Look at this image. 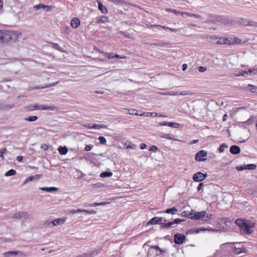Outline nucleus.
<instances>
[{
    "mask_svg": "<svg viewBox=\"0 0 257 257\" xmlns=\"http://www.w3.org/2000/svg\"><path fill=\"white\" fill-rule=\"evenodd\" d=\"M21 34L18 31L0 30V45H7L9 42L17 41Z\"/></svg>",
    "mask_w": 257,
    "mask_h": 257,
    "instance_id": "nucleus-1",
    "label": "nucleus"
},
{
    "mask_svg": "<svg viewBox=\"0 0 257 257\" xmlns=\"http://www.w3.org/2000/svg\"><path fill=\"white\" fill-rule=\"evenodd\" d=\"M235 223L243 234H249L252 233L254 223L251 221L245 219L238 218Z\"/></svg>",
    "mask_w": 257,
    "mask_h": 257,
    "instance_id": "nucleus-2",
    "label": "nucleus"
},
{
    "mask_svg": "<svg viewBox=\"0 0 257 257\" xmlns=\"http://www.w3.org/2000/svg\"><path fill=\"white\" fill-rule=\"evenodd\" d=\"M223 245L229 246L232 249L233 252L236 254L246 253L247 251V248L244 247L240 243H237V245H234L232 243H224Z\"/></svg>",
    "mask_w": 257,
    "mask_h": 257,
    "instance_id": "nucleus-3",
    "label": "nucleus"
},
{
    "mask_svg": "<svg viewBox=\"0 0 257 257\" xmlns=\"http://www.w3.org/2000/svg\"><path fill=\"white\" fill-rule=\"evenodd\" d=\"M206 212L202 211L201 212H195L194 214L191 213L187 214V217L190 218L192 220H199L200 219L205 217Z\"/></svg>",
    "mask_w": 257,
    "mask_h": 257,
    "instance_id": "nucleus-4",
    "label": "nucleus"
},
{
    "mask_svg": "<svg viewBox=\"0 0 257 257\" xmlns=\"http://www.w3.org/2000/svg\"><path fill=\"white\" fill-rule=\"evenodd\" d=\"M66 219L63 218H57L53 221H47L45 223V225L49 227H53L60 224H63L65 223Z\"/></svg>",
    "mask_w": 257,
    "mask_h": 257,
    "instance_id": "nucleus-5",
    "label": "nucleus"
},
{
    "mask_svg": "<svg viewBox=\"0 0 257 257\" xmlns=\"http://www.w3.org/2000/svg\"><path fill=\"white\" fill-rule=\"evenodd\" d=\"M207 176V174H203L198 172L193 175V179L195 182H201L205 179Z\"/></svg>",
    "mask_w": 257,
    "mask_h": 257,
    "instance_id": "nucleus-6",
    "label": "nucleus"
},
{
    "mask_svg": "<svg viewBox=\"0 0 257 257\" xmlns=\"http://www.w3.org/2000/svg\"><path fill=\"white\" fill-rule=\"evenodd\" d=\"M207 155V152L205 150H201L197 152L195 155V160L197 161H204L206 159L205 158H202L206 157Z\"/></svg>",
    "mask_w": 257,
    "mask_h": 257,
    "instance_id": "nucleus-7",
    "label": "nucleus"
},
{
    "mask_svg": "<svg viewBox=\"0 0 257 257\" xmlns=\"http://www.w3.org/2000/svg\"><path fill=\"white\" fill-rule=\"evenodd\" d=\"M185 239L186 236L183 234L176 233L174 235V242L177 244L183 243Z\"/></svg>",
    "mask_w": 257,
    "mask_h": 257,
    "instance_id": "nucleus-8",
    "label": "nucleus"
},
{
    "mask_svg": "<svg viewBox=\"0 0 257 257\" xmlns=\"http://www.w3.org/2000/svg\"><path fill=\"white\" fill-rule=\"evenodd\" d=\"M4 257H10L11 256H16V255H19V256H22L23 255L24 253L22 251H8L7 252H3L2 253Z\"/></svg>",
    "mask_w": 257,
    "mask_h": 257,
    "instance_id": "nucleus-9",
    "label": "nucleus"
},
{
    "mask_svg": "<svg viewBox=\"0 0 257 257\" xmlns=\"http://www.w3.org/2000/svg\"><path fill=\"white\" fill-rule=\"evenodd\" d=\"M34 9L35 10H39L40 9H43L46 11V12L50 11L52 9V7L50 6H46L42 4L35 5L34 7Z\"/></svg>",
    "mask_w": 257,
    "mask_h": 257,
    "instance_id": "nucleus-10",
    "label": "nucleus"
},
{
    "mask_svg": "<svg viewBox=\"0 0 257 257\" xmlns=\"http://www.w3.org/2000/svg\"><path fill=\"white\" fill-rule=\"evenodd\" d=\"M23 218H28V213L26 212H17L14 214L13 218L17 219H21Z\"/></svg>",
    "mask_w": 257,
    "mask_h": 257,
    "instance_id": "nucleus-11",
    "label": "nucleus"
},
{
    "mask_svg": "<svg viewBox=\"0 0 257 257\" xmlns=\"http://www.w3.org/2000/svg\"><path fill=\"white\" fill-rule=\"evenodd\" d=\"M161 222V219L159 217H154L151 219H150L148 222L147 223V225L148 226L151 225H154V224H160Z\"/></svg>",
    "mask_w": 257,
    "mask_h": 257,
    "instance_id": "nucleus-12",
    "label": "nucleus"
},
{
    "mask_svg": "<svg viewBox=\"0 0 257 257\" xmlns=\"http://www.w3.org/2000/svg\"><path fill=\"white\" fill-rule=\"evenodd\" d=\"M41 176V175L36 174L33 176H29L25 180L23 184H26L28 182L33 181L34 180H39Z\"/></svg>",
    "mask_w": 257,
    "mask_h": 257,
    "instance_id": "nucleus-13",
    "label": "nucleus"
},
{
    "mask_svg": "<svg viewBox=\"0 0 257 257\" xmlns=\"http://www.w3.org/2000/svg\"><path fill=\"white\" fill-rule=\"evenodd\" d=\"M230 152L233 155H237L240 153V149L236 145H233L230 148Z\"/></svg>",
    "mask_w": 257,
    "mask_h": 257,
    "instance_id": "nucleus-14",
    "label": "nucleus"
},
{
    "mask_svg": "<svg viewBox=\"0 0 257 257\" xmlns=\"http://www.w3.org/2000/svg\"><path fill=\"white\" fill-rule=\"evenodd\" d=\"M41 190L43 191H46L47 192H55L58 190V188L55 187H43L39 188Z\"/></svg>",
    "mask_w": 257,
    "mask_h": 257,
    "instance_id": "nucleus-15",
    "label": "nucleus"
},
{
    "mask_svg": "<svg viewBox=\"0 0 257 257\" xmlns=\"http://www.w3.org/2000/svg\"><path fill=\"white\" fill-rule=\"evenodd\" d=\"M41 105L38 104H31L26 107V109L28 111H33L35 110H41Z\"/></svg>",
    "mask_w": 257,
    "mask_h": 257,
    "instance_id": "nucleus-16",
    "label": "nucleus"
},
{
    "mask_svg": "<svg viewBox=\"0 0 257 257\" xmlns=\"http://www.w3.org/2000/svg\"><path fill=\"white\" fill-rule=\"evenodd\" d=\"M101 247L94 248L93 250L89 251L90 257H94L98 255L101 252Z\"/></svg>",
    "mask_w": 257,
    "mask_h": 257,
    "instance_id": "nucleus-17",
    "label": "nucleus"
},
{
    "mask_svg": "<svg viewBox=\"0 0 257 257\" xmlns=\"http://www.w3.org/2000/svg\"><path fill=\"white\" fill-rule=\"evenodd\" d=\"M80 21L77 18H74L71 21V26L74 28H77L80 25Z\"/></svg>",
    "mask_w": 257,
    "mask_h": 257,
    "instance_id": "nucleus-18",
    "label": "nucleus"
},
{
    "mask_svg": "<svg viewBox=\"0 0 257 257\" xmlns=\"http://www.w3.org/2000/svg\"><path fill=\"white\" fill-rule=\"evenodd\" d=\"M160 137L163 139H166L169 140H176V139H175L174 138V136L170 134L161 133L160 135Z\"/></svg>",
    "mask_w": 257,
    "mask_h": 257,
    "instance_id": "nucleus-19",
    "label": "nucleus"
},
{
    "mask_svg": "<svg viewBox=\"0 0 257 257\" xmlns=\"http://www.w3.org/2000/svg\"><path fill=\"white\" fill-rule=\"evenodd\" d=\"M182 16L183 17H185L186 16H189V17H192L198 19H201L202 16L198 14H191L188 12H183L182 13Z\"/></svg>",
    "mask_w": 257,
    "mask_h": 257,
    "instance_id": "nucleus-20",
    "label": "nucleus"
},
{
    "mask_svg": "<svg viewBox=\"0 0 257 257\" xmlns=\"http://www.w3.org/2000/svg\"><path fill=\"white\" fill-rule=\"evenodd\" d=\"M97 3L98 5V9L100 12L103 14H106L108 11L106 7L104 6L102 3L100 1H97Z\"/></svg>",
    "mask_w": 257,
    "mask_h": 257,
    "instance_id": "nucleus-21",
    "label": "nucleus"
},
{
    "mask_svg": "<svg viewBox=\"0 0 257 257\" xmlns=\"http://www.w3.org/2000/svg\"><path fill=\"white\" fill-rule=\"evenodd\" d=\"M218 222L220 224H226L231 222V220L228 217L220 218L218 219Z\"/></svg>",
    "mask_w": 257,
    "mask_h": 257,
    "instance_id": "nucleus-22",
    "label": "nucleus"
},
{
    "mask_svg": "<svg viewBox=\"0 0 257 257\" xmlns=\"http://www.w3.org/2000/svg\"><path fill=\"white\" fill-rule=\"evenodd\" d=\"M58 151L60 155H64L67 153L68 149L65 146H64V147L60 146L58 149Z\"/></svg>",
    "mask_w": 257,
    "mask_h": 257,
    "instance_id": "nucleus-23",
    "label": "nucleus"
},
{
    "mask_svg": "<svg viewBox=\"0 0 257 257\" xmlns=\"http://www.w3.org/2000/svg\"><path fill=\"white\" fill-rule=\"evenodd\" d=\"M41 110H57V107L55 106H46V105H41Z\"/></svg>",
    "mask_w": 257,
    "mask_h": 257,
    "instance_id": "nucleus-24",
    "label": "nucleus"
},
{
    "mask_svg": "<svg viewBox=\"0 0 257 257\" xmlns=\"http://www.w3.org/2000/svg\"><path fill=\"white\" fill-rule=\"evenodd\" d=\"M109 22V19L108 17L105 16H101L98 20L96 21V24H102L105 23Z\"/></svg>",
    "mask_w": 257,
    "mask_h": 257,
    "instance_id": "nucleus-25",
    "label": "nucleus"
},
{
    "mask_svg": "<svg viewBox=\"0 0 257 257\" xmlns=\"http://www.w3.org/2000/svg\"><path fill=\"white\" fill-rule=\"evenodd\" d=\"M178 211L177 209L175 207H172L171 208H169L166 209L164 212L168 213V214H171L172 215L176 214Z\"/></svg>",
    "mask_w": 257,
    "mask_h": 257,
    "instance_id": "nucleus-26",
    "label": "nucleus"
},
{
    "mask_svg": "<svg viewBox=\"0 0 257 257\" xmlns=\"http://www.w3.org/2000/svg\"><path fill=\"white\" fill-rule=\"evenodd\" d=\"M14 106V104H0V108L2 110H8Z\"/></svg>",
    "mask_w": 257,
    "mask_h": 257,
    "instance_id": "nucleus-27",
    "label": "nucleus"
},
{
    "mask_svg": "<svg viewBox=\"0 0 257 257\" xmlns=\"http://www.w3.org/2000/svg\"><path fill=\"white\" fill-rule=\"evenodd\" d=\"M152 45L156 46H161V47H165L167 48H170L171 47V45L170 43H153Z\"/></svg>",
    "mask_w": 257,
    "mask_h": 257,
    "instance_id": "nucleus-28",
    "label": "nucleus"
},
{
    "mask_svg": "<svg viewBox=\"0 0 257 257\" xmlns=\"http://www.w3.org/2000/svg\"><path fill=\"white\" fill-rule=\"evenodd\" d=\"M173 225H174V223L173 222V221L169 222L167 223H166L165 222L160 223V226L162 228H168L171 227Z\"/></svg>",
    "mask_w": 257,
    "mask_h": 257,
    "instance_id": "nucleus-29",
    "label": "nucleus"
},
{
    "mask_svg": "<svg viewBox=\"0 0 257 257\" xmlns=\"http://www.w3.org/2000/svg\"><path fill=\"white\" fill-rule=\"evenodd\" d=\"M92 127L94 129L107 128V126L105 124H93Z\"/></svg>",
    "mask_w": 257,
    "mask_h": 257,
    "instance_id": "nucleus-30",
    "label": "nucleus"
},
{
    "mask_svg": "<svg viewBox=\"0 0 257 257\" xmlns=\"http://www.w3.org/2000/svg\"><path fill=\"white\" fill-rule=\"evenodd\" d=\"M112 176V173H111V172L107 171L103 172L100 175V177L101 178L110 177Z\"/></svg>",
    "mask_w": 257,
    "mask_h": 257,
    "instance_id": "nucleus-31",
    "label": "nucleus"
},
{
    "mask_svg": "<svg viewBox=\"0 0 257 257\" xmlns=\"http://www.w3.org/2000/svg\"><path fill=\"white\" fill-rule=\"evenodd\" d=\"M38 117L36 116H30L27 117H25L24 120L26 121H34L37 120Z\"/></svg>",
    "mask_w": 257,
    "mask_h": 257,
    "instance_id": "nucleus-32",
    "label": "nucleus"
},
{
    "mask_svg": "<svg viewBox=\"0 0 257 257\" xmlns=\"http://www.w3.org/2000/svg\"><path fill=\"white\" fill-rule=\"evenodd\" d=\"M51 45L52 46V47L53 48H55V49H56L61 52H63L64 51V50L62 49V48L60 47L59 45L57 43H51Z\"/></svg>",
    "mask_w": 257,
    "mask_h": 257,
    "instance_id": "nucleus-33",
    "label": "nucleus"
},
{
    "mask_svg": "<svg viewBox=\"0 0 257 257\" xmlns=\"http://www.w3.org/2000/svg\"><path fill=\"white\" fill-rule=\"evenodd\" d=\"M167 126L173 128H178L180 126V124L176 122H168Z\"/></svg>",
    "mask_w": 257,
    "mask_h": 257,
    "instance_id": "nucleus-34",
    "label": "nucleus"
},
{
    "mask_svg": "<svg viewBox=\"0 0 257 257\" xmlns=\"http://www.w3.org/2000/svg\"><path fill=\"white\" fill-rule=\"evenodd\" d=\"M16 174V171L14 169H11L7 172L5 175L6 176H11L13 175H15Z\"/></svg>",
    "mask_w": 257,
    "mask_h": 257,
    "instance_id": "nucleus-35",
    "label": "nucleus"
},
{
    "mask_svg": "<svg viewBox=\"0 0 257 257\" xmlns=\"http://www.w3.org/2000/svg\"><path fill=\"white\" fill-rule=\"evenodd\" d=\"M244 167H245V169L247 170H254L256 166L255 164H250L248 165H244Z\"/></svg>",
    "mask_w": 257,
    "mask_h": 257,
    "instance_id": "nucleus-36",
    "label": "nucleus"
},
{
    "mask_svg": "<svg viewBox=\"0 0 257 257\" xmlns=\"http://www.w3.org/2000/svg\"><path fill=\"white\" fill-rule=\"evenodd\" d=\"M166 12H172V13H173L174 14H175L176 15H179V14H181L182 15V13L183 12H180V11H176V10H174V9H170V8H167L166 9Z\"/></svg>",
    "mask_w": 257,
    "mask_h": 257,
    "instance_id": "nucleus-37",
    "label": "nucleus"
},
{
    "mask_svg": "<svg viewBox=\"0 0 257 257\" xmlns=\"http://www.w3.org/2000/svg\"><path fill=\"white\" fill-rule=\"evenodd\" d=\"M248 21L246 19L243 18H241L239 21V24L241 25L248 26Z\"/></svg>",
    "mask_w": 257,
    "mask_h": 257,
    "instance_id": "nucleus-38",
    "label": "nucleus"
},
{
    "mask_svg": "<svg viewBox=\"0 0 257 257\" xmlns=\"http://www.w3.org/2000/svg\"><path fill=\"white\" fill-rule=\"evenodd\" d=\"M109 2L117 5H122L124 3L123 1L121 0H108Z\"/></svg>",
    "mask_w": 257,
    "mask_h": 257,
    "instance_id": "nucleus-39",
    "label": "nucleus"
},
{
    "mask_svg": "<svg viewBox=\"0 0 257 257\" xmlns=\"http://www.w3.org/2000/svg\"><path fill=\"white\" fill-rule=\"evenodd\" d=\"M227 148V145L223 143L222 145H220L219 148V151L220 153H222L224 152L225 149Z\"/></svg>",
    "mask_w": 257,
    "mask_h": 257,
    "instance_id": "nucleus-40",
    "label": "nucleus"
},
{
    "mask_svg": "<svg viewBox=\"0 0 257 257\" xmlns=\"http://www.w3.org/2000/svg\"><path fill=\"white\" fill-rule=\"evenodd\" d=\"M233 41V39L232 38H225V44H226V45H233V42L232 41Z\"/></svg>",
    "mask_w": 257,
    "mask_h": 257,
    "instance_id": "nucleus-41",
    "label": "nucleus"
},
{
    "mask_svg": "<svg viewBox=\"0 0 257 257\" xmlns=\"http://www.w3.org/2000/svg\"><path fill=\"white\" fill-rule=\"evenodd\" d=\"M250 87V91L252 93H255L257 91V87L252 84H248V85Z\"/></svg>",
    "mask_w": 257,
    "mask_h": 257,
    "instance_id": "nucleus-42",
    "label": "nucleus"
},
{
    "mask_svg": "<svg viewBox=\"0 0 257 257\" xmlns=\"http://www.w3.org/2000/svg\"><path fill=\"white\" fill-rule=\"evenodd\" d=\"M7 152V148H5L0 150V157L2 160L4 159V154Z\"/></svg>",
    "mask_w": 257,
    "mask_h": 257,
    "instance_id": "nucleus-43",
    "label": "nucleus"
},
{
    "mask_svg": "<svg viewBox=\"0 0 257 257\" xmlns=\"http://www.w3.org/2000/svg\"><path fill=\"white\" fill-rule=\"evenodd\" d=\"M98 139L101 144L104 145L106 144V140L104 137H98Z\"/></svg>",
    "mask_w": 257,
    "mask_h": 257,
    "instance_id": "nucleus-44",
    "label": "nucleus"
},
{
    "mask_svg": "<svg viewBox=\"0 0 257 257\" xmlns=\"http://www.w3.org/2000/svg\"><path fill=\"white\" fill-rule=\"evenodd\" d=\"M83 212L89 214H95L96 213V211L93 210H88L86 209H83Z\"/></svg>",
    "mask_w": 257,
    "mask_h": 257,
    "instance_id": "nucleus-45",
    "label": "nucleus"
},
{
    "mask_svg": "<svg viewBox=\"0 0 257 257\" xmlns=\"http://www.w3.org/2000/svg\"><path fill=\"white\" fill-rule=\"evenodd\" d=\"M248 26H251L257 28V22H253L252 21H249Z\"/></svg>",
    "mask_w": 257,
    "mask_h": 257,
    "instance_id": "nucleus-46",
    "label": "nucleus"
},
{
    "mask_svg": "<svg viewBox=\"0 0 257 257\" xmlns=\"http://www.w3.org/2000/svg\"><path fill=\"white\" fill-rule=\"evenodd\" d=\"M153 114V112H144L140 114V115L144 116H152Z\"/></svg>",
    "mask_w": 257,
    "mask_h": 257,
    "instance_id": "nucleus-47",
    "label": "nucleus"
},
{
    "mask_svg": "<svg viewBox=\"0 0 257 257\" xmlns=\"http://www.w3.org/2000/svg\"><path fill=\"white\" fill-rule=\"evenodd\" d=\"M151 27H157V28H162L163 29H165V30L169 29V27H166L164 26H162V25H151Z\"/></svg>",
    "mask_w": 257,
    "mask_h": 257,
    "instance_id": "nucleus-48",
    "label": "nucleus"
},
{
    "mask_svg": "<svg viewBox=\"0 0 257 257\" xmlns=\"http://www.w3.org/2000/svg\"><path fill=\"white\" fill-rule=\"evenodd\" d=\"M257 71V69H254L253 70H251V69H249L248 70V71H244L241 74V75L242 76H245V74H248V73H251L253 71Z\"/></svg>",
    "mask_w": 257,
    "mask_h": 257,
    "instance_id": "nucleus-49",
    "label": "nucleus"
},
{
    "mask_svg": "<svg viewBox=\"0 0 257 257\" xmlns=\"http://www.w3.org/2000/svg\"><path fill=\"white\" fill-rule=\"evenodd\" d=\"M188 94H189V93L186 92V91L180 92V93L176 92V93H173L174 95H188Z\"/></svg>",
    "mask_w": 257,
    "mask_h": 257,
    "instance_id": "nucleus-50",
    "label": "nucleus"
},
{
    "mask_svg": "<svg viewBox=\"0 0 257 257\" xmlns=\"http://www.w3.org/2000/svg\"><path fill=\"white\" fill-rule=\"evenodd\" d=\"M76 257H90L89 252H85L81 254L78 255Z\"/></svg>",
    "mask_w": 257,
    "mask_h": 257,
    "instance_id": "nucleus-51",
    "label": "nucleus"
},
{
    "mask_svg": "<svg viewBox=\"0 0 257 257\" xmlns=\"http://www.w3.org/2000/svg\"><path fill=\"white\" fill-rule=\"evenodd\" d=\"M198 70L200 72H204L205 71H206L207 69L205 67L199 66V67H198Z\"/></svg>",
    "mask_w": 257,
    "mask_h": 257,
    "instance_id": "nucleus-52",
    "label": "nucleus"
},
{
    "mask_svg": "<svg viewBox=\"0 0 257 257\" xmlns=\"http://www.w3.org/2000/svg\"><path fill=\"white\" fill-rule=\"evenodd\" d=\"M93 147L92 145H86L84 148V151L86 152L89 151L91 150L92 148Z\"/></svg>",
    "mask_w": 257,
    "mask_h": 257,
    "instance_id": "nucleus-53",
    "label": "nucleus"
},
{
    "mask_svg": "<svg viewBox=\"0 0 257 257\" xmlns=\"http://www.w3.org/2000/svg\"><path fill=\"white\" fill-rule=\"evenodd\" d=\"M236 169L237 170V171H242L243 170H245V167H244V165H241V166H237L236 167Z\"/></svg>",
    "mask_w": 257,
    "mask_h": 257,
    "instance_id": "nucleus-54",
    "label": "nucleus"
},
{
    "mask_svg": "<svg viewBox=\"0 0 257 257\" xmlns=\"http://www.w3.org/2000/svg\"><path fill=\"white\" fill-rule=\"evenodd\" d=\"M58 83H59V81H56L55 82H54V83H50V84H49L48 85H46V87H47V88H49V87H50L55 86L57 84H58Z\"/></svg>",
    "mask_w": 257,
    "mask_h": 257,
    "instance_id": "nucleus-55",
    "label": "nucleus"
},
{
    "mask_svg": "<svg viewBox=\"0 0 257 257\" xmlns=\"http://www.w3.org/2000/svg\"><path fill=\"white\" fill-rule=\"evenodd\" d=\"M182 221H183V219H181L179 218H176V219H174V221H173V222L174 223V224H179Z\"/></svg>",
    "mask_w": 257,
    "mask_h": 257,
    "instance_id": "nucleus-56",
    "label": "nucleus"
},
{
    "mask_svg": "<svg viewBox=\"0 0 257 257\" xmlns=\"http://www.w3.org/2000/svg\"><path fill=\"white\" fill-rule=\"evenodd\" d=\"M41 148L44 151H46L49 149V147L47 145L44 144L41 145Z\"/></svg>",
    "mask_w": 257,
    "mask_h": 257,
    "instance_id": "nucleus-57",
    "label": "nucleus"
},
{
    "mask_svg": "<svg viewBox=\"0 0 257 257\" xmlns=\"http://www.w3.org/2000/svg\"><path fill=\"white\" fill-rule=\"evenodd\" d=\"M158 149V147L156 146H152L150 149H149V151H153V152H156V151H157Z\"/></svg>",
    "mask_w": 257,
    "mask_h": 257,
    "instance_id": "nucleus-58",
    "label": "nucleus"
},
{
    "mask_svg": "<svg viewBox=\"0 0 257 257\" xmlns=\"http://www.w3.org/2000/svg\"><path fill=\"white\" fill-rule=\"evenodd\" d=\"M233 44H238L241 42V40L237 38H234L233 39Z\"/></svg>",
    "mask_w": 257,
    "mask_h": 257,
    "instance_id": "nucleus-59",
    "label": "nucleus"
},
{
    "mask_svg": "<svg viewBox=\"0 0 257 257\" xmlns=\"http://www.w3.org/2000/svg\"><path fill=\"white\" fill-rule=\"evenodd\" d=\"M212 215L211 214H207L206 215H205V220H206V221L209 220L212 218Z\"/></svg>",
    "mask_w": 257,
    "mask_h": 257,
    "instance_id": "nucleus-60",
    "label": "nucleus"
},
{
    "mask_svg": "<svg viewBox=\"0 0 257 257\" xmlns=\"http://www.w3.org/2000/svg\"><path fill=\"white\" fill-rule=\"evenodd\" d=\"M225 38H221L220 39L218 42H217V44H225Z\"/></svg>",
    "mask_w": 257,
    "mask_h": 257,
    "instance_id": "nucleus-61",
    "label": "nucleus"
},
{
    "mask_svg": "<svg viewBox=\"0 0 257 257\" xmlns=\"http://www.w3.org/2000/svg\"><path fill=\"white\" fill-rule=\"evenodd\" d=\"M114 58H117V59H123L125 58V56H120L118 54H114Z\"/></svg>",
    "mask_w": 257,
    "mask_h": 257,
    "instance_id": "nucleus-62",
    "label": "nucleus"
},
{
    "mask_svg": "<svg viewBox=\"0 0 257 257\" xmlns=\"http://www.w3.org/2000/svg\"><path fill=\"white\" fill-rule=\"evenodd\" d=\"M253 122V119L251 118H250L248 119L246 121L244 122L247 123V124H251Z\"/></svg>",
    "mask_w": 257,
    "mask_h": 257,
    "instance_id": "nucleus-63",
    "label": "nucleus"
},
{
    "mask_svg": "<svg viewBox=\"0 0 257 257\" xmlns=\"http://www.w3.org/2000/svg\"><path fill=\"white\" fill-rule=\"evenodd\" d=\"M203 183H199V184L198 185V187H197V191H200L202 188V187L203 186Z\"/></svg>",
    "mask_w": 257,
    "mask_h": 257,
    "instance_id": "nucleus-64",
    "label": "nucleus"
}]
</instances>
